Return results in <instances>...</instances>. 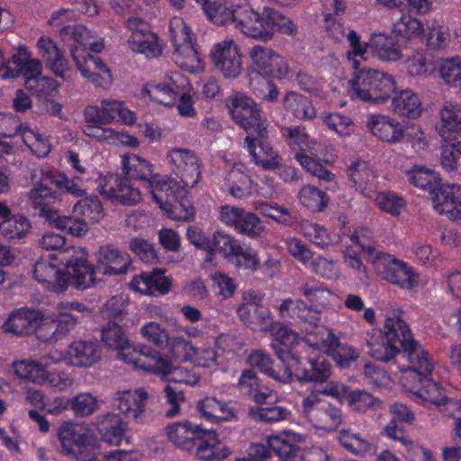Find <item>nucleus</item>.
<instances>
[{
	"label": "nucleus",
	"instance_id": "obj_30",
	"mask_svg": "<svg viewBox=\"0 0 461 461\" xmlns=\"http://www.w3.org/2000/svg\"><path fill=\"white\" fill-rule=\"evenodd\" d=\"M9 124L6 131L3 132L5 137H13L18 132H22L24 144L32 150V152L38 158H44L49 155L51 149V145L47 138H44L39 132H34L30 129H23L21 122L16 116L11 113H5L2 117V126Z\"/></svg>",
	"mask_w": 461,
	"mask_h": 461
},
{
	"label": "nucleus",
	"instance_id": "obj_16",
	"mask_svg": "<svg viewBox=\"0 0 461 461\" xmlns=\"http://www.w3.org/2000/svg\"><path fill=\"white\" fill-rule=\"evenodd\" d=\"M172 174L180 179L185 187H194L202 175V162L194 151L185 148H172L167 152Z\"/></svg>",
	"mask_w": 461,
	"mask_h": 461
},
{
	"label": "nucleus",
	"instance_id": "obj_38",
	"mask_svg": "<svg viewBox=\"0 0 461 461\" xmlns=\"http://www.w3.org/2000/svg\"><path fill=\"white\" fill-rule=\"evenodd\" d=\"M66 278L77 290L84 291L91 287L95 281L96 268L84 256H72L66 263Z\"/></svg>",
	"mask_w": 461,
	"mask_h": 461
},
{
	"label": "nucleus",
	"instance_id": "obj_6",
	"mask_svg": "<svg viewBox=\"0 0 461 461\" xmlns=\"http://www.w3.org/2000/svg\"><path fill=\"white\" fill-rule=\"evenodd\" d=\"M232 23L244 35L265 42L272 40L275 32L290 37L298 32V26L291 18L268 6L259 14L249 4L236 5Z\"/></svg>",
	"mask_w": 461,
	"mask_h": 461
},
{
	"label": "nucleus",
	"instance_id": "obj_25",
	"mask_svg": "<svg viewBox=\"0 0 461 461\" xmlns=\"http://www.w3.org/2000/svg\"><path fill=\"white\" fill-rule=\"evenodd\" d=\"M210 58L215 68L226 78H236L242 70L241 54L232 40L216 43Z\"/></svg>",
	"mask_w": 461,
	"mask_h": 461
},
{
	"label": "nucleus",
	"instance_id": "obj_9",
	"mask_svg": "<svg viewBox=\"0 0 461 461\" xmlns=\"http://www.w3.org/2000/svg\"><path fill=\"white\" fill-rule=\"evenodd\" d=\"M389 411L392 419L384 428L385 435L401 444L402 448L398 451L402 453L403 458L407 461H434L433 453L414 441L408 439L403 429L398 426V423L411 424L415 419L412 410L402 402H394L390 405Z\"/></svg>",
	"mask_w": 461,
	"mask_h": 461
},
{
	"label": "nucleus",
	"instance_id": "obj_51",
	"mask_svg": "<svg viewBox=\"0 0 461 461\" xmlns=\"http://www.w3.org/2000/svg\"><path fill=\"white\" fill-rule=\"evenodd\" d=\"M78 320L79 315L77 314L59 311L56 319L50 322H43L40 327L39 332L43 330H47L50 331V337L42 338L41 334H39V337L45 341H48L50 339L54 340L60 339L62 336L68 333L75 328Z\"/></svg>",
	"mask_w": 461,
	"mask_h": 461
},
{
	"label": "nucleus",
	"instance_id": "obj_7",
	"mask_svg": "<svg viewBox=\"0 0 461 461\" xmlns=\"http://www.w3.org/2000/svg\"><path fill=\"white\" fill-rule=\"evenodd\" d=\"M407 177L412 185L429 192L438 213L447 214L451 221H461V185H441L435 171L418 166L407 171Z\"/></svg>",
	"mask_w": 461,
	"mask_h": 461
},
{
	"label": "nucleus",
	"instance_id": "obj_33",
	"mask_svg": "<svg viewBox=\"0 0 461 461\" xmlns=\"http://www.w3.org/2000/svg\"><path fill=\"white\" fill-rule=\"evenodd\" d=\"M39 54L45 60L46 67L64 81L71 79L72 70L68 61L57 43L47 36H41L37 41Z\"/></svg>",
	"mask_w": 461,
	"mask_h": 461
},
{
	"label": "nucleus",
	"instance_id": "obj_19",
	"mask_svg": "<svg viewBox=\"0 0 461 461\" xmlns=\"http://www.w3.org/2000/svg\"><path fill=\"white\" fill-rule=\"evenodd\" d=\"M29 199L33 209V213L44 219L57 229L60 230L59 220L63 216L59 214L58 204L61 198L59 192L46 184L39 183L29 192Z\"/></svg>",
	"mask_w": 461,
	"mask_h": 461
},
{
	"label": "nucleus",
	"instance_id": "obj_40",
	"mask_svg": "<svg viewBox=\"0 0 461 461\" xmlns=\"http://www.w3.org/2000/svg\"><path fill=\"white\" fill-rule=\"evenodd\" d=\"M41 324V315L39 311L19 308L6 319L3 324V330L17 336H26L32 334Z\"/></svg>",
	"mask_w": 461,
	"mask_h": 461
},
{
	"label": "nucleus",
	"instance_id": "obj_18",
	"mask_svg": "<svg viewBox=\"0 0 461 461\" xmlns=\"http://www.w3.org/2000/svg\"><path fill=\"white\" fill-rule=\"evenodd\" d=\"M307 344L330 354L342 368L349 367L358 357L357 351L347 343H340L339 337L329 328H321L317 337L307 339Z\"/></svg>",
	"mask_w": 461,
	"mask_h": 461
},
{
	"label": "nucleus",
	"instance_id": "obj_32",
	"mask_svg": "<svg viewBox=\"0 0 461 461\" xmlns=\"http://www.w3.org/2000/svg\"><path fill=\"white\" fill-rule=\"evenodd\" d=\"M237 388L242 395L258 405L271 403L276 396L274 390L264 383L256 371L251 368H245L241 371L238 378Z\"/></svg>",
	"mask_w": 461,
	"mask_h": 461
},
{
	"label": "nucleus",
	"instance_id": "obj_60",
	"mask_svg": "<svg viewBox=\"0 0 461 461\" xmlns=\"http://www.w3.org/2000/svg\"><path fill=\"white\" fill-rule=\"evenodd\" d=\"M298 199L303 206L312 212L324 211L329 203L327 194L312 185H303L299 191Z\"/></svg>",
	"mask_w": 461,
	"mask_h": 461
},
{
	"label": "nucleus",
	"instance_id": "obj_57",
	"mask_svg": "<svg viewBox=\"0 0 461 461\" xmlns=\"http://www.w3.org/2000/svg\"><path fill=\"white\" fill-rule=\"evenodd\" d=\"M284 106L299 120H311L316 115V110L312 101L308 97L294 92L286 94Z\"/></svg>",
	"mask_w": 461,
	"mask_h": 461
},
{
	"label": "nucleus",
	"instance_id": "obj_12",
	"mask_svg": "<svg viewBox=\"0 0 461 461\" xmlns=\"http://www.w3.org/2000/svg\"><path fill=\"white\" fill-rule=\"evenodd\" d=\"M323 387L324 385L313 390L303 399L302 412L312 427L325 431H334L342 423V411L339 403H332L321 398V395H326L321 392Z\"/></svg>",
	"mask_w": 461,
	"mask_h": 461
},
{
	"label": "nucleus",
	"instance_id": "obj_45",
	"mask_svg": "<svg viewBox=\"0 0 461 461\" xmlns=\"http://www.w3.org/2000/svg\"><path fill=\"white\" fill-rule=\"evenodd\" d=\"M391 109L399 116L416 119L423 111L421 100L417 93L411 89L393 93Z\"/></svg>",
	"mask_w": 461,
	"mask_h": 461
},
{
	"label": "nucleus",
	"instance_id": "obj_27",
	"mask_svg": "<svg viewBox=\"0 0 461 461\" xmlns=\"http://www.w3.org/2000/svg\"><path fill=\"white\" fill-rule=\"evenodd\" d=\"M196 411L203 420L212 424L231 422L239 419L235 402H226L213 396H206L199 400L196 403Z\"/></svg>",
	"mask_w": 461,
	"mask_h": 461
},
{
	"label": "nucleus",
	"instance_id": "obj_37",
	"mask_svg": "<svg viewBox=\"0 0 461 461\" xmlns=\"http://www.w3.org/2000/svg\"><path fill=\"white\" fill-rule=\"evenodd\" d=\"M72 58L81 75L95 86L105 87L111 84L112 73L100 57L88 53L81 60L76 55V50H72Z\"/></svg>",
	"mask_w": 461,
	"mask_h": 461
},
{
	"label": "nucleus",
	"instance_id": "obj_29",
	"mask_svg": "<svg viewBox=\"0 0 461 461\" xmlns=\"http://www.w3.org/2000/svg\"><path fill=\"white\" fill-rule=\"evenodd\" d=\"M267 330L274 338L271 348L280 363L288 365L291 361H297L294 348L301 340L299 334L278 321H274Z\"/></svg>",
	"mask_w": 461,
	"mask_h": 461
},
{
	"label": "nucleus",
	"instance_id": "obj_49",
	"mask_svg": "<svg viewBox=\"0 0 461 461\" xmlns=\"http://www.w3.org/2000/svg\"><path fill=\"white\" fill-rule=\"evenodd\" d=\"M225 184L230 194L238 199L245 198L252 194V180L241 163L233 165L225 176Z\"/></svg>",
	"mask_w": 461,
	"mask_h": 461
},
{
	"label": "nucleus",
	"instance_id": "obj_52",
	"mask_svg": "<svg viewBox=\"0 0 461 461\" xmlns=\"http://www.w3.org/2000/svg\"><path fill=\"white\" fill-rule=\"evenodd\" d=\"M203 11L208 19L216 25H229L233 22L236 5L228 0H204Z\"/></svg>",
	"mask_w": 461,
	"mask_h": 461
},
{
	"label": "nucleus",
	"instance_id": "obj_59",
	"mask_svg": "<svg viewBox=\"0 0 461 461\" xmlns=\"http://www.w3.org/2000/svg\"><path fill=\"white\" fill-rule=\"evenodd\" d=\"M249 414L256 421L273 423L287 420L291 411L284 406L267 403L250 407Z\"/></svg>",
	"mask_w": 461,
	"mask_h": 461
},
{
	"label": "nucleus",
	"instance_id": "obj_48",
	"mask_svg": "<svg viewBox=\"0 0 461 461\" xmlns=\"http://www.w3.org/2000/svg\"><path fill=\"white\" fill-rule=\"evenodd\" d=\"M347 175L355 188L366 197H371L375 188V175L365 160H356L347 170Z\"/></svg>",
	"mask_w": 461,
	"mask_h": 461
},
{
	"label": "nucleus",
	"instance_id": "obj_62",
	"mask_svg": "<svg viewBox=\"0 0 461 461\" xmlns=\"http://www.w3.org/2000/svg\"><path fill=\"white\" fill-rule=\"evenodd\" d=\"M299 295L304 297L311 305L323 306L327 303L330 291L319 281L311 279L301 283L296 287Z\"/></svg>",
	"mask_w": 461,
	"mask_h": 461
},
{
	"label": "nucleus",
	"instance_id": "obj_31",
	"mask_svg": "<svg viewBox=\"0 0 461 461\" xmlns=\"http://www.w3.org/2000/svg\"><path fill=\"white\" fill-rule=\"evenodd\" d=\"M131 264L130 255L113 244H105L96 253V271L104 276L125 274Z\"/></svg>",
	"mask_w": 461,
	"mask_h": 461
},
{
	"label": "nucleus",
	"instance_id": "obj_4",
	"mask_svg": "<svg viewBox=\"0 0 461 461\" xmlns=\"http://www.w3.org/2000/svg\"><path fill=\"white\" fill-rule=\"evenodd\" d=\"M169 440L177 447L193 453L202 461H221L229 457L231 449L219 439L215 429H207L189 420L167 427Z\"/></svg>",
	"mask_w": 461,
	"mask_h": 461
},
{
	"label": "nucleus",
	"instance_id": "obj_14",
	"mask_svg": "<svg viewBox=\"0 0 461 461\" xmlns=\"http://www.w3.org/2000/svg\"><path fill=\"white\" fill-rule=\"evenodd\" d=\"M434 368L428 373L415 374L412 383L406 384V390L422 401L437 405L443 415L455 420L456 412L461 411V403L444 393V389L431 377Z\"/></svg>",
	"mask_w": 461,
	"mask_h": 461
},
{
	"label": "nucleus",
	"instance_id": "obj_13",
	"mask_svg": "<svg viewBox=\"0 0 461 461\" xmlns=\"http://www.w3.org/2000/svg\"><path fill=\"white\" fill-rule=\"evenodd\" d=\"M105 215L103 203L95 194L79 199L73 206L72 215L59 220L60 230L75 237L85 235L88 225L99 222Z\"/></svg>",
	"mask_w": 461,
	"mask_h": 461
},
{
	"label": "nucleus",
	"instance_id": "obj_44",
	"mask_svg": "<svg viewBox=\"0 0 461 461\" xmlns=\"http://www.w3.org/2000/svg\"><path fill=\"white\" fill-rule=\"evenodd\" d=\"M101 357V349L97 343L90 340H75L66 350L68 362L77 367H89Z\"/></svg>",
	"mask_w": 461,
	"mask_h": 461
},
{
	"label": "nucleus",
	"instance_id": "obj_8",
	"mask_svg": "<svg viewBox=\"0 0 461 461\" xmlns=\"http://www.w3.org/2000/svg\"><path fill=\"white\" fill-rule=\"evenodd\" d=\"M438 134L445 144L441 147L442 168L451 176H461V107L447 104L440 111Z\"/></svg>",
	"mask_w": 461,
	"mask_h": 461
},
{
	"label": "nucleus",
	"instance_id": "obj_50",
	"mask_svg": "<svg viewBox=\"0 0 461 461\" xmlns=\"http://www.w3.org/2000/svg\"><path fill=\"white\" fill-rule=\"evenodd\" d=\"M122 173L128 178L147 183L152 179L153 165L144 158L135 154H124L122 157Z\"/></svg>",
	"mask_w": 461,
	"mask_h": 461
},
{
	"label": "nucleus",
	"instance_id": "obj_53",
	"mask_svg": "<svg viewBox=\"0 0 461 461\" xmlns=\"http://www.w3.org/2000/svg\"><path fill=\"white\" fill-rule=\"evenodd\" d=\"M236 269L255 273L260 267V259L258 251L249 244L240 241L233 255L229 260Z\"/></svg>",
	"mask_w": 461,
	"mask_h": 461
},
{
	"label": "nucleus",
	"instance_id": "obj_56",
	"mask_svg": "<svg viewBox=\"0 0 461 461\" xmlns=\"http://www.w3.org/2000/svg\"><path fill=\"white\" fill-rule=\"evenodd\" d=\"M240 241V240L223 231L217 230L213 232L211 244L212 249L209 250L204 260L212 262L215 254L218 253L229 262Z\"/></svg>",
	"mask_w": 461,
	"mask_h": 461
},
{
	"label": "nucleus",
	"instance_id": "obj_23",
	"mask_svg": "<svg viewBox=\"0 0 461 461\" xmlns=\"http://www.w3.org/2000/svg\"><path fill=\"white\" fill-rule=\"evenodd\" d=\"M377 271L383 280L402 289L412 290L420 283V274L407 262L391 254L385 256L384 262Z\"/></svg>",
	"mask_w": 461,
	"mask_h": 461
},
{
	"label": "nucleus",
	"instance_id": "obj_63",
	"mask_svg": "<svg viewBox=\"0 0 461 461\" xmlns=\"http://www.w3.org/2000/svg\"><path fill=\"white\" fill-rule=\"evenodd\" d=\"M392 32L395 37L411 40L420 36L425 32V29L419 19L412 17L411 14H402L393 23Z\"/></svg>",
	"mask_w": 461,
	"mask_h": 461
},
{
	"label": "nucleus",
	"instance_id": "obj_41",
	"mask_svg": "<svg viewBox=\"0 0 461 461\" xmlns=\"http://www.w3.org/2000/svg\"><path fill=\"white\" fill-rule=\"evenodd\" d=\"M128 422L119 413L106 412L97 417L96 429L104 443L119 446L126 438Z\"/></svg>",
	"mask_w": 461,
	"mask_h": 461
},
{
	"label": "nucleus",
	"instance_id": "obj_10",
	"mask_svg": "<svg viewBox=\"0 0 461 461\" xmlns=\"http://www.w3.org/2000/svg\"><path fill=\"white\" fill-rule=\"evenodd\" d=\"M350 85L353 95L365 103L384 102L396 90V82L392 75L366 68L355 71Z\"/></svg>",
	"mask_w": 461,
	"mask_h": 461
},
{
	"label": "nucleus",
	"instance_id": "obj_24",
	"mask_svg": "<svg viewBox=\"0 0 461 461\" xmlns=\"http://www.w3.org/2000/svg\"><path fill=\"white\" fill-rule=\"evenodd\" d=\"M297 361L289 364L293 375L300 382L324 383L331 375V365L323 355L318 354L308 357L296 356Z\"/></svg>",
	"mask_w": 461,
	"mask_h": 461
},
{
	"label": "nucleus",
	"instance_id": "obj_34",
	"mask_svg": "<svg viewBox=\"0 0 461 461\" xmlns=\"http://www.w3.org/2000/svg\"><path fill=\"white\" fill-rule=\"evenodd\" d=\"M247 362L251 369H258L276 382L289 384L293 381V371L290 370L289 364L276 365L271 356L263 349L251 350L247 357Z\"/></svg>",
	"mask_w": 461,
	"mask_h": 461
},
{
	"label": "nucleus",
	"instance_id": "obj_43",
	"mask_svg": "<svg viewBox=\"0 0 461 461\" xmlns=\"http://www.w3.org/2000/svg\"><path fill=\"white\" fill-rule=\"evenodd\" d=\"M148 401V393L144 388L125 390L116 393L113 405L126 418L137 420L144 412Z\"/></svg>",
	"mask_w": 461,
	"mask_h": 461
},
{
	"label": "nucleus",
	"instance_id": "obj_22",
	"mask_svg": "<svg viewBox=\"0 0 461 461\" xmlns=\"http://www.w3.org/2000/svg\"><path fill=\"white\" fill-rule=\"evenodd\" d=\"M249 456L255 459H267L273 455L279 461H303L302 448L279 436L268 437L267 443H251L248 449Z\"/></svg>",
	"mask_w": 461,
	"mask_h": 461
},
{
	"label": "nucleus",
	"instance_id": "obj_17",
	"mask_svg": "<svg viewBox=\"0 0 461 461\" xmlns=\"http://www.w3.org/2000/svg\"><path fill=\"white\" fill-rule=\"evenodd\" d=\"M336 400L339 405L347 402L351 411L366 412L376 411L381 407V401L364 390H350L348 385L338 382L327 383L321 391Z\"/></svg>",
	"mask_w": 461,
	"mask_h": 461
},
{
	"label": "nucleus",
	"instance_id": "obj_11",
	"mask_svg": "<svg viewBox=\"0 0 461 461\" xmlns=\"http://www.w3.org/2000/svg\"><path fill=\"white\" fill-rule=\"evenodd\" d=\"M169 40L174 47L172 58L182 69L197 73L203 68V61L195 48V36L187 23L178 17L169 23Z\"/></svg>",
	"mask_w": 461,
	"mask_h": 461
},
{
	"label": "nucleus",
	"instance_id": "obj_47",
	"mask_svg": "<svg viewBox=\"0 0 461 461\" xmlns=\"http://www.w3.org/2000/svg\"><path fill=\"white\" fill-rule=\"evenodd\" d=\"M367 46L373 55L383 61H397L402 56L399 42L384 33L373 34Z\"/></svg>",
	"mask_w": 461,
	"mask_h": 461
},
{
	"label": "nucleus",
	"instance_id": "obj_61",
	"mask_svg": "<svg viewBox=\"0 0 461 461\" xmlns=\"http://www.w3.org/2000/svg\"><path fill=\"white\" fill-rule=\"evenodd\" d=\"M125 179L126 176H122L117 173L108 172L104 176L100 174L99 177L96 179V189L103 197L120 203V197L118 196L121 195L119 194Z\"/></svg>",
	"mask_w": 461,
	"mask_h": 461
},
{
	"label": "nucleus",
	"instance_id": "obj_28",
	"mask_svg": "<svg viewBox=\"0 0 461 461\" xmlns=\"http://www.w3.org/2000/svg\"><path fill=\"white\" fill-rule=\"evenodd\" d=\"M33 277L38 283L45 284L47 288L55 292H65L68 289L66 272L59 267L58 258L54 254L42 256L35 262Z\"/></svg>",
	"mask_w": 461,
	"mask_h": 461
},
{
	"label": "nucleus",
	"instance_id": "obj_58",
	"mask_svg": "<svg viewBox=\"0 0 461 461\" xmlns=\"http://www.w3.org/2000/svg\"><path fill=\"white\" fill-rule=\"evenodd\" d=\"M160 209L167 218L173 221H190L195 215L194 208L192 206L184 193L178 194L177 198L164 203Z\"/></svg>",
	"mask_w": 461,
	"mask_h": 461
},
{
	"label": "nucleus",
	"instance_id": "obj_46",
	"mask_svg": "<svg viewBox=\"0 0 461 461\" xmlns=\"http://www.w3.org/2000/svg\"><path fill=\"white\" fill-rule=\"evenodd\" d=\"M148 186L154 202L162 207L164 203L177 198L184 190L179 189L176 179L172 177L161 176L158 174H153L152 179L147 181Z\"/></svg>",
	"mask_w": 461,
	"mask_h": 461
},
{
	"label": "nucleus",
	"instance_id": "obj_36",
	"mask_svg": "<svg viewBox=\"0 0 461 461\" xmlns=\"http://www.w3.org/2000/svg\"><path fill=\"white\" fill-rule=\"evenodd\" d=\"M165 269L154 268L150 272L141 271L130 282V288L141 294L152 295L156 293L167 294L171 289V280L166 276Z\"/></svg>",
	"mask_w": 461,
	"mask_h": 461
},
{
	"label": "nucleus",
	"instance_id": "obj_15",
	"mask_svg": "<svg viewBox=\"0 0 461 461\" xmlns=\"http://www.w3.org/2000/svg\"><path fill=\"white\" fill-rule=\"evenodd\" d=\"M321 313V311L317 306L308 305L301 299L286 298L278 306V314L283 320L303 325L306 344L307 339L311 337L313 339L317 337L321 328H326L320 325Z\"/></svg>",
	"mask_w": 461,
	"mask_h": 461
},
{
	"label": "nucleus",
	"instance_id": "obj_26",
	"mask_svg": "<svg viewBox=\"0 0 461 461\" xmlns=\"http://www.w3.org/2000/svg\"><path fill=\"white\" fill-rule=\"evenodd\" d=\"M186 84L187 78L176 73L162 82H148L142 87V95H148L151 101L157 104L173 106L176 104L179 90Z\"/></svg>",
	"mask_w": 461,
	"mask_h": 461
},
{
	"label": "nucleus",
	"instance_id": "obj_3",
	"mask_svg": "<svg viewBox=\"0 0 461 461\" xmlns=\"http://www.w3.org/2000/svg\"><path fill=\"white\" fill-rule=\"evenodd\" d=\"M101 340L107 348L117 351L119 359L135 369L163 375L171 373V363L166 357L146 345L133 347L122 327L113 321L102 327Z\"/></svg>",
	"mask_w": 461,
	"mask_h": 461
},
{
	"label": "nucleus",
	"instance_id": "obj_35",
	"mask_svg": "<svg viewBox=\"0 0 461 461\" xmlns=\"http://www.w3.org/2000/svg\"><path fill=\"white\" fill-rule=\"evenodd\" d=\"M366 126L371 133L383 142L399 143L404 138V128L395 118L387 114H370Z\"/></svg>",
	"mask_w": 461,
	"mask_h": 461
},
{
	"label": "nucleus",
	"instance_id": "obj_2",
	"mask_svg": "<svg viewBox=\"0 0 461 461\" xmlns=\"http://www.w3.org/2000/svg\"><path fill=\"white\" fill-rule=\"evenodd\" d=\"M227 105L234 122L247 132L244 142L252 161L262 169L276 167L278 153L269 140L267 120L259 105L242 94L230 97Z\"/></svg>",
	"mask_w": 461,
	"mask_h": 461
},
{
	"label": "nucleus",
	"instance_id": "obj_20",
	"mask_svg": "<svg viewBox=\"0 0 461 461\" xmlns=\"http://www.w3.org/2000/svg\"><path fill=\"white\" fill-rule=\"evenodd\" d=\"M126 26L131 32L129 42L133 51L144 54L147 58H157L162 54L158 36L149 30V24L142 18L130 16Z\"/></svg>",
	"mask_w": 461,
	"mask_h": 461
},
{
	"label": "nucleus",
	"instance_id": "obj_55",
	"mask_svg": "<svg viewBox=\"0 0 461 461\" xmlns=\"http://www.w3.org/2000/svg\"><path fill=\"white\" fill-rule=\"evenodd\" d=\"M258 70L249 73V86L251 92L258 98L269 102L277 100L279 91L276 86Z\"/></svg>",
	"mask_w": 461,
	"mask_h": 461
},
{
	"label": "nucleus",
	"instance_id": "obj_42",
	"mask_svg": "<svg viewBox=\"0 0 461 461\" xmlns=\"http://www.w3.org/2000/svg\"><path fill=\"white\" fill-rule=\"evenodd\" d=\"M8 62L14 67V68L9 67V70L5 74V77H9V79L23 76L26 81L27 77L31 78L32 76L41 75L42 71L41 61L32 58V52L25 45L19 46Z\"/></svg>",
	"mask_w": 461,
	"mask_h": 461
},
{
	"label": "nucleus",
	"instance_id": "obj_64",
	"mask_svg": "<svg viewBox=\"0 0 461 461\" xmlns=\"http://www.w3.org/2000/svg\"><path fill=\"white\" fill-rule=\"evenodd\" d=\"M406 70L410 76L427 77L436 69L433 58L424 52H415L405 61Z\"/></svg>",
	"mask_w": 461,
	"mask_h": 461
},
{
	"label": "nucleus",
	"instance_id": "obj_5",
	"mask_svg": "<svg viewBox=\"0 0 461 461\" xmlns=\"http://www.w3.org/2000/svg\"><path fill=\"white\" fill-rule=\"evenodd\" d=\"M57 436L61 453L76 461H132L130 452L119 448L107 450L96 437L77 423L62 422Z\"/></svg>",
	"mask_w": 461,
	"mask_h": 461
},
{
	"label": "nucleus",
	"instance_id": "obj_54",
	"mask_svg": "<svg viewBox=\"0 0 461 461\" xmlns=\"http://www.w3.org/2000/svg\"><path fill=\"white\" fill-rule=\"evenodd\" d=\"M32 224L22 213H14L5 221H0V234L7 240H22L27 236Z\"/></svg>",
	"mask_w": 461,
	"mask_h": 461
},
{
	"label": "nucleus",
	"instance_id": "obj_21",
	"mask_svg": "<svg viewBox=\"0 0 461 461\" xmlns=\"http://www.w3.org/2000/svg\"><path fill=\"white\" fill-rule=\"evenodd\" d=\"M126 26L131 32L129 42L133 51L144 54L147 58H157L162 54L158 36L149 30V24L142 18L130 16Z\"/></svg>",
	"mask_w": 461,
	"mask_h": 461
},
{
	"label": "nucleus",
	"instance_id": "obj_39",
	"mask_svg": "<svg viewBox=\"0 0 461 461\" xmlns=\"http://www.w3.org/2000/svg\"><path fill=\"white\" fill-rule=\"evenodd\" d=\"M237 315L244 325L254 330L267 331L274 322L270 310L255 299L241 303L237 308Z\"/></svg>",
	"mask_w": 461,
	"mask_h": 461
},
{
	"label": "nucleus",
	"instance_id": "obj_1",
	"mask_svg": "<svg viewBox=\"0 0 461 461\" xmlns=\"http://www.w3.org/2000/svg\"><path fill=\"white\" fill-rule=\"evenodd\" d=\"M366 348L371 357L384 363L402 354L409 363L402 377L405 389L414 380L415 374L428 373L435 367L432 356L414 339L409 325L400 316L386 317L383 330L367 332Z\"/></svg>",
	"mask_w": 461,
	"mask_h": 461
}]
</instances>
